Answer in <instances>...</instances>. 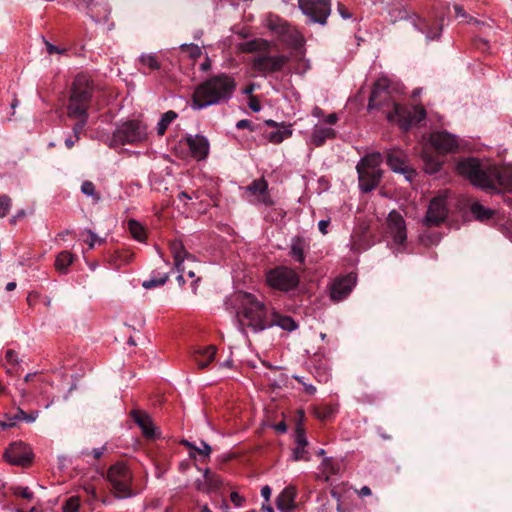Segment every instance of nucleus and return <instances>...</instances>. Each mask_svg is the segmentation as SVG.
<instances>
[{
  "label": "nucleus",
  "instance_id": "nucleus-1",
  "mask_svg": "<svg viewBox=\"0 0 512 512\" xmlns=\"http://www.w3.org/2000/svg\"><path fill=\"white\" fill-rule=\"evenodd\" d=\"M236 301L238 305L236 317L243 332L250 329L257 333L274 326L289 332L297 328L292 317L278 313L272 306L266 305L251 293H239Z\"/></svg>",
  "mask_w": 512,
  "mask_h": 512
},
{
  "label": "nucleus",
  "instance_id": "nucleus-2",
  "mask_svg": "<svg viewBox=\"0 0 512 512\" xmlns=\"http://www.w3.org/2000/svg\"><path fill=\"white\" fill-rule=\"evenodd\" d=\"M375 108H381L388 121L396 123L403 130L409 129L426 117V111L421 106L399 104L393 95L390 81L385 77L379 78L373 85L368 109Z\"/></svg>",
  "mask_w": 512,
  "mask_h": 512
},
{
  "label": "nucleus",
  "instance_id": "nucleus-3",
  "mask_svg": "<svg viewBox=\"0 0 512 512\" xmlns=\"http://www.w3.org/2000/svg\"><path fill=\"white\" fill-rule=\"evenodd\" d=\"M272 47V42L263 38L244 41L237 45V49L242 53H257L251 61V66L255 72L263 77L282 71L289 62L287 55L270 54Z\"/></svg>",
  "mask_w": 512,
  "mask_h": 512
},
{
  "label": "nucleus",
  "instance_id": "nucleus-4",
  "mask_svg": "<svg viewBox=\"0 0 512 512\" xmlns=\"http://www.w3.org/2000/svg\"><path fill=\"white\" fill-rule=\"evenodd\" d=\"M236 89L235 79L222 73L210 77L195 89L192 99V108L200 110L208 106L228 101Z\"/></svg>",
  "mask_w": 512,
  "mask_h": 512
},
{
  "label": "nucleus",
  "instance_id": "nucleus-5",
  "mask_svg": "<svg viewBox=\"0 0 512 512\" xmlns=\"http://www.w3.org/2000/svg\"><path fill=\"white\" fill-rule=\"evenodd\" d=\"M93 92L94 86L90 77L85 74H78L71 87L67 106L68 116H85V113H88Z\"/></svg>",
  "mask_w": 512,
  "mask_h": 512
},
{
  "label": "nucleus",
  "instance_id": "nucleus-6",
  "mask_svg": "<svg viewBox=\"0 0 512 512\" xmlns=\"http://www.w3.org/2000/svg\"><path fill=\"white\" fill-rule=\"evenodd\" d=\"M381 163L382 156L378 152L367 154L358 162L356 170L361 191L367 193L378 186L382 177Z\"/></svg>",
  "mask_w": 512,
  "mask_h": 512
},
{
  "label": "nucleus",
  "instance_id": "nucleus-7",
  "mask_svg": "<svg viewBox=\"0 0 512 512\" xmlns=\"http://www.w3.org/2000/svg\"><path fill=\"white\" fill-rule=\"evenodd\" d=\"M147 125L140 120H127L118 124L112 134L110 147L136 145L147 140Z\"/></svg>",
  "mask_w": 512,
  "mask_h": 512
},
{
  "label": "nucleus",
  "instance_id": "nucleus-8",
  "mask_svg": "<svg viewBox=\"0 0 512 512\" xmlns=\"http://www.w3.org/2000/svg\"><path fill=\"white\" fill-rule=\"evenodd\" d=\"M107 480L118 499L135 496V492L132 489L133 475L125 463L117 462L110 466L107 471Z\"/></svg>",
  "mask_w": 512,
  "mask_h": 512
},
{
  "label": "nucleus",
  "instance_id": "nucleus-9",
  "mask_svg": "<svg viewBox=\"0 0 512 512\" xmlns=\"http://www.w3.org/2000/svg\"><path fill=\"white\" fill-rule=\"evenodd\" d=\"M496 190L512 192V166H493L482 169V191Z\"/></svg>",
  "mask_w": 512,
  "mask_h": 512
},
{
  "label": "nucleus",
  "instance_id": "nucleus-10",
  "mask_svg": "<svg viewBox=\"0 0 512 512\" xmlns=\"http://www.w3.org/2000/svg\"><path fill=\"white\" fill-rule=\"evenodd\" d=\"M265 25L269 30L275 33L283 43L292 47H298L302 44V35L280 17L269 14L266 17Z\"/></svg>",
  "mask_w": 512,
  "mask_h": 512
},
{
  "label": "nucleus",
  "instance_id": "nucleus-11",
  "mask_svg": "<svg viewBox=\"0 0 512 512\" xmlns=\"http://www.w3.org/2000/svg\"><path fill=\"white\" fill-rule=\"evenodd\" d=\"M451 196L449 190L440 191L430 200L424 223L427 226H438L444 222L448 215V199Z\"/></svg>",
  "mask_w": 512,
  "mask_h": 512
},
{
  "label": "nucleus",
  "instance_id": "nucleus-12",
  "mask_svg": "<svg viewBox=\"0 0 512 512\" xmlns=\"http://www.w3.org/2000/svg\"><path fill=\"white\" fill-rule=\"evenodd\" d=\"M389 14L393 22L397 20L408 19L415 30L421 34H424L428 40H433L440 35V27L431 28L428 22L417 14L409 16L408 12L400 7L392 8L389 11Z\"/></svg>",
  "mask_w": 512,
  "mask_h": 512
},
{
  "label": "nucleus",
  "instance_id": "nucleus-13",
  "mask_svg": "<svg viewBox=\"0 0 512 512\" xmlns=\"http://www.w3.org/2000/svg\"><path fill=\"white\" fill-rule=\"evenodd\" d=\"M266 281L275 289L289 291L298 285L299 279L292 269L279 266L267 272Z\"/></svg>",
  "mask_w": 512,
  "mask_h": 512
},
{
  "label": "nucleus",
  "instance_id": "nucleus-14",
  "mask_svg": "<svg viewBox=\"0 0 512 512\" xmlns=\"http://www.w3.org/2000/svg\"><path fill=\"white\" fill-rule=\"evenodd\" d=\"M299 8L311 22L325 25L331 13L329 0H298Z\"/></svg>",
  "mask_w": 512,
  "mask_h": 512
},
{
  "label": "nucleus",
  "instance_id": "nucleus-15",
  "mask_svg": "<svg viewBox=\"0 0 512 512\" xmlns=\"http://www.w3.org/2000/svg\"><path fill=\"white\" fill-rule=\"evenodd\" d=\"M387 234L397 246H403L406 238V223L400 213L391 211L387 217Z\"/></svg>",
  "mask_w": 512,
  "mask_h": 512
},
{
  "label": "nucleus",
  "instance_id": "nucleus-16",
  "mask_svg": "<svg viewBox=\"0 0 512 512\" xmlns=\"http://www.w3.org/2000/svg\"><path fill=\"white\" fill-rule=\"evenodd\" d=\"M387 164L394 172L403 174L408 181H412L415 177V170L407 165V156L401 149L388 151Z\"/></svg>",
  "mask_w": 512,
  "mask_h": 512
},
{
  "label": "nucleus",
  "instance_id": "nucleus-17",
  "mask_svg": "<svg viewBox=\"0 0 512 512\" xmlns=\"http://www.w3.org/2000/svg\"><path fill=\"white\" fill-rule=\"evenodd\" d=\"M356 285V276L348 274L336 278L330 285V298L332 301L338 302L345 299Z\"/></svg>",
  "mask_w": 512,
  "mask_h": 512
},
{
  "label": "nucleus",
  "instance_id": "nucleus-18",
  "mask_svg": "<svg viewBox=\"0 0 512 512\" xmlns=\"http://www.w3.org/2000/svg\"><path fill=\"white\" fill-rule=\"evenodd\" d=\"M431 145L442 153H452L459 148L458 138L446 131H435L430 135Z\"/></svg>",
  "mask_w": 512,
  "mask_h": 512
},
{
  "label": "nucleus",
  "instance_id": "nucleus-19",
  "mask_svg": "<svg viewBox=\"0 0 512 512\" xmlns=\"http://www.w3.org/2000/svg\"><path fill=\"white\" fill-rule=\"evenodd\" d=\"M458 173L468 179L475 187H480V160L475 157H467L457 164Z\"/></svg>",
  "mask_w": 512,
  "mask_h": 512
},
{
  "label": "nucleus",
  "instance_id": "nucleus-20",
  "mask_svg": "<svg viewBox=\"0 0 512 512\" xmlns=\"http://www.w3.org/2000/svg\"><path fill=\"white\" fill-rule=\"evenodd\" d=\"M78 6L96 22L106 20L109 15L107 0H77Z\"/></svg>",
  "mask_w": 512,
  "mask_h": 512
},
{
  "label": "nucleus",
  "instance_id": "nucleus-21",
  "mask_svg": "<svg viewBox=\"0 0 512 512\" xmlns=\"http://www.w3.org/2000/svg\"><path fill=\"white\" fill-rule=\"evenodd\" d=\"M186 143L189 147L192 157L198 161L204 160L209 154V141L203 135H189L186 137Z\"/></svg>",
  "mask_w": 512,
  "mask_h": 512
},
{
  "label": "nucleus",
  "instance_id": "nucleus-22",
  "mask_svg": "<svg viewBox=\"0 0 512 512\" xmlns=\"http://www.w3.org/2000/svg\"><path fill=\"white\" fill-rule=\"evenodd\" d=\"M170 250L178 272H185V262H195L194 256L186 252L182 242L179 240H174L170 243Z\"/></svg>",
  "mask_w": 512,
  "mask_h": 512
},
{
  "label": "nucleus",
  "instance_id": "nucleus-23",
  "mask_svg": "<svg viewBox=\"0 0 512 512\" xmlns=\"http://www.w3.org/2000/svg\"><path fill=\"white\" fill-rule=\"evenodd\" d=\"M223 484L222 479L210 472V470H205L203 477L201 479H197L195 481V487L198 491L204 493H212L217 491Z\"/></svg>",
  "mask_w": 512,
  "mask_h": 512
},
{
  "label": "nucleus",
  "instance_id": "nucleus-24",
  "mask_svg": "<svg viewBox=\"0 0 512 512\" xmlns=\"http://www.w3.org/2000/svg\"><path fill=\"white\" fill-rule=\"evenodd\" d=\"M6 461L12 465L25 466L30 463L31 459L27 452L23 450L21 444H12L4 453Z\"/></svg>",
  "mask_w": 512,
  "mask_h": 512
},
{
  "label": "nucleus",
  "instance_id": "nucleus-25",
  "mask_svg": "<svg viewBox=\"0 0 512 512\" xmlns=\"http://www.w3.org/2000/svg\"><path fill=\"white\" fill-rule=\"evenodd\" d=\"M296 490L292 486L285 487L276 499V506L281 512H291L295 508Z\"/></svg>",
  "mask_w": 512,
  "mask_h": 512
},
{
  "label": "nucleus",
  "instance_id": "nucleus-26",
  "mask_svg": "<svg viewBox=\"0 0 512 512\" xmlns=\"http://www.w3.org/2000/svg\"><path fill=\"white\" fill-rule=\"evenodd\" d=\"M335 137L336 131L333 128L323 125H315L310 136V143L316 147H320L326 142V140L333 139Z\"/></svg>",
  "mask_w": 512,
  "mask_h": 512
},
{
  "label": "nucleus",
  "instance_id": "nucleus-27",
  "mask_svg": "<svg viewBox=\"0 0 512 512\" xmlns=\"http://www.w3.org/2000/svg\"><path fill=\"white\" fill-rule=\"evenodd\" d=\"M132 417L146 438L155 437L156 428L149 415L141 411H132Z\"/></svg>",
  "mask_w": 512,
  "mask_h": 512
},
{
  "label": "nucleus",
  "instance_id": "nucleus-28",
  "mask_svg": "<svg viewBox=\"0 0 512 512\" xmlns=\"http://www.w3.org/2000/svg\"><path fill=\"white\" fill-rule=\"evenodd\" d=\"M39 412L34 411L32 413H26L22 409H18L17 412L13 415H6V421H0V427L3 429L11 428L16 425L17 421H25L27 423H33L37 417Z\"/></svg>",
  "mask_w": 512,
  "mask_h": 512
},
{
  "label": "nucleus",
  "instance_id": "nucleus-29",
  "mask_svg": "<svg viewBox=\"0 0 512 512\" xmlns=\"http://www.w3.org/2000/svg\"><path fill=\"white\" fill-rule=\"evenodd\" d=\"M247 190L253 194H258V202L262 203L266 206L272 205V200L270 195L268 194V184L262 178L258 180H254L248 187Z\"/></svg>",
  "mask_w": 512,
  "mask_h": 512
},
{
  "label": "nucleus",
  "instance_id": "nucleus-30",
  "mask_svg": "<svg viewBox=\"0 0 512 512\" xmlns=\"http://www.w3.org/2000/svg\"><path fill=\"white\" fill-rule=\"evenodd\" d=\"M216 354V347L209 345L198 348L194 352V360L201 369L206 368L213 360Z\"/></svg>",
  "mask_w": 512,
  "mask_h": 512
},
{
  "label": "nucleus",
  "instance_id": "nucleus-31",
  "mask_svg": "<svg viewBox=\"0 0 512 512\" xmlns=\"http://www.w3.org/2000/svg\"><path fill=\"white\" fill-rule=\"evenodd\" d=\"M306 248V242L301 237H294L291 242L290 256L299 263H304L305 255L304 250Z\"/></svg>",
  "mask_w": 512,
  "mask_h": 512
},
{
  "label": "nucleus",
  "instance_id": "nucleus-32",
  "mask_svg": "<svg viewBox=\"0 0 512 512\" xmlns=\"http://www.w3.org/2000/svg\"><path fill=\"white\" fill-rule=\"evenodd\" d=\"M142 68L160 70L162 67L159 56L156 53H142L138 58Z\"/></svg>",
  "mask_w": 512,
  "mask_h": 512
},
{
  "label": "nucleus",
  "instance_id": "nucleus-33",
  "mask_svg": "<svg viewBox=\"0 0 512 512\" xmlns=\"http://www.w3.org/2000/svg\"><path fill=\"white\" fill-rule=\"evenodd\" d=\"M291 135L292 129L290 126L281 125L277 127V130L270 132L267 135V139L273 144H279L285 139L289 138Z\"/></svg>",
  "mask_w": 512,
  "mask_h": 512
},
{
  "label": "nucleus",
  "instance_id": "nucleus-34",
  "mask_svg": "<svg viewBox=\"0 0 512 512\" xmlns=\"http://www.w3.org/2000/svg\"><path fill=\"white\" fill-rule=\"evenodd\" d=\"M128 230L135 240L139 242L146 240V230L137 220L131 219L128 221Z\"/></svg>",
  "mask_w": 512,
  "mask_h": 512
},
{
  "label": "nucleus",
  "instance_id": "nucleus-35",
  "mask_svg": "<svg viewBox=\"0 0 512 512\" xmlns=\"http://www.w3.org/2000/svg\"><path fill=\"white\" fill-rule=\"evenodd\" d=\"M177 113L175 111L169 110L165 112L157 123V133L159 136L165 134L169 125L177 118Z\"/></svg>",
  "mask_w": 512,
  "mask_h": 512
},
{
  "label": "nucleus",
  "instance_id": "nucleus-36",
  "mask_svg": "<svg viewBox=\"0 0 512 512\" xmlns=\"http://www.w3.org/2000/svg\"><path fill=\"white\" fill-rule=\"evenodd\" d=\"M74 256L69 251H62L58 254L55 267L61 272H65L67 267L73 262Z\"/></svg>",
  "mask_w": 512,
  "mask_h": 512
},
{
  "label": "nucleus",
  "instance_id": "nucleus-37",
  "mask_svg": "<svg viewBox=\"0 0 512 512\" xmlns=\"http://www.w3.org/2000/svg\"><path fill=\"white\" fill-rule=\"evenodd\" d=\"M424 169L429 174L437 173L441 168V162L426 153L423 155Z\"/></svg>",
  "mask_w": 512,
  "mask_h": 512
},
{
  "label": "nucleus",
  "instance_id": "nucleus-38",
  "mask_svg": "<svg viewBox=\"0 0 512 512\" xmlns=\"http://www.w3.org/2000/svg\"><path fill=\"white\" fill-rule=\"evenodd\" d=\"M168 277H169L168 273H163V274H161L159 276L153 275L150 279L145 280L142 283V286L145 289H151V288H154V287H158V286L164 285L166 283V281L168 280Z\"/></svg>",
  "mask_w": 512,
  "mask_h": 512
},
{
  "label": "nucleus",
  "instance_id": "nucleus-39",
  "mask_svg": "<svg viewBox=\"0 0 512 512\" xmlns=\"http://www.w3.org/2000/svg\"><path fill=\"white\" fill-rule=\"evenodd\" d=\"M81 192L86 196L92 197L96 202L101 199L100 194L96 191V187L91 181L86 180L82 183Z\"/></svg>",
  "mask_w": 512,
  "mask_h": 512
},
{
  "label": "nucleus",
  "instance_id": "nucleus-40",
  "mask_svg": "<svg viewBox=\"0 0 512 512\" xmlns=\"http://www.w3.org/2000/svg\"><path fill=\"white\" fill-rule=\"evenodd\" d=\"M80 508V498L78 496L69 497L63 504V512H78Z\"/></svg>",
  "mask_w": 512,
  "mask_h": 512
},
{
  "label": "nucleus",
  "instance_id": "nucleus-41",
  "mask_svg": "<svg viewBox=\"0 0 512 512\" xmlns=\"http://www.w3.org/2000/svg\"><path fill=\"white\" fill-rule=\"evenodd\" d=\"M70 118H76L78 119V122L73 126V133L75 135V141H78L80 139V134L83 131L87 120H88V113H85V116H69Z\"/></svg>",
  "mask_w": 512,
  "mask_h": 512
},
{
  "label": "nucleus",
  "instance_id": "nucleus-42",
  "mask_svg": "<svg viewBox=\"0 0 512 512\" xmlns=\"http://www.w3.org/2000/svg\"><path fill=\"white\" fill-rule=\"evenodd\" d=\"M323 471L325 474H327V477L329 475L336 474L338 472V463L333 460L332 458H326L322 462Z\"/></svg>",
  "mask_w": 512,
  "mask_h": 512
},
{
  "label": "nucleus",
  "instance_id": "nucleus-43",
  "mask_svg": "<svg viewBox=\"0 0 512 512\" xmlns=\"http://www.w3.org/2000/svg\"><path fill=\"white\" fill-rule=\"evenodd\" d=\"M180 48L183 50V51H187L189 52V55L191 58L193 59H197L201 56L202 54V51H201V48L196 45V44H182L180 46Z\"/></svg>",
  "mask_w": 512,
  "mask_h": 512
},
{
  "label": "nucleus",
  "instance_id": "nucleus-44",
  "mask_svg": "<svg viewBox=\"0 0 512 512\" xmlns=\"http://www.w3.org/2000/svg\"><path fill=\"white\" fill-rule=\"evenodd\" d=\"M333 413H334V409L332 407H328V406L316 408L314 410L315 416L320 420H326V419L330 418L333 415Z\"/></svg>",
  "mask_w": 512,
  "mask_h": 512
},
{
  "label": "nucleus",
  "instance_id": "nucleus-45",
  "mask_svg": "<svg viewBox=\"0 0 512 512\" xmlns=\"http://www.w3.org/2000/svg\"><path fill=\"white\" fill-rule=\"evenodd\" d=\"M305 448L306 446L296 445V447L293 449V460H309L308 452Z\"/></svg>",
  "mask_w": 512,
  "mask_h": 512
},
{
  "label": "nucleus",
  "instance_id": "nucleus-46",
  "mask_svg": "<svg viewBox=\"0 0 512 512\" xmlns=\"http://www.w3.org/2000/svg\"><path fill=\"white\" fill-rule=\"evenodd\" d=\"M88 235V239L85 240V242L88 244L90 249H93L96 243H103L104 240L99 238L92 230L87 229L85 232Z\"/></svg>",
  "mask_w": 512,
  "mask_h": 512
},
{
  "label": "nucleus",
  "instance_id": "nucleus-47",
  "mask_svg": "<svg viewBox=\"0 0 512 512\" xmlns=\"http://www.w3.org/2000/svg\"><path fill=\"white\" fill-rule=\"evenodd\" d=\"M11 199L7 195L0 196V217H4L9 212Z\"/></svg>",
  "mask_w": 512,
  "mask_h": 512
},
{
  "label": "nucleus",
  "instance_id": "nucleus-48",
  "mask_svg": "<svg viewBox=\"0 0 512 512\" xmlns=\"http://www.w3.org/2000/svg\"><path fill=\"white\" fill-rule=\"evenodd\" d=\"M13 494L25 499H32L33 493L28 487L17 486L13 488Z\"/></svg>",
  "mask_w": 512,
  "mask_h": 512
},
{
  "label": "nucleus",
  "instance_id": "nucleus-49",
  "mask_svg": "<svg viewBox=\"0 0 512 512\" xmlns=\"http://www.w3.org/2000/svg\"><path fill=\"white\" fill-rule=\"evenodd\" d=\"M105 450H106V446H102V447H100V448H94V449H92L91 451H89V450H83V451L81 452V454H82V456H84V457H87V456L92 455V456L94 457V459L98 460L99 458H101V457H102V455L104 454Z\"/></svg>",
  "mask_w": 512,
  "mask_h": 512
},
{
  "label": "nucleus",
  "instance_id": "nucleus-50",
  "mask_svg": "<svg viewBox=\"0 0 512 512\" xmlns=\"http://www.w3.org/2000/svg\"><path fill=\"white\" fill-rule=\"evenodd\" d=\"M295 443H296V445H299V446H307V444H308L305 433L300 428H298L296 430Z\"/></svg>",
  "mask_w": 512,
  "mask_h": 512
},
{
  "label": "nucleus",
  "instance_id": "nucleus-51",
  "mask_svg": "<svg viewBox=\"0 0 512 512\" xmlns=\"http://www.w3.org/2000/svg\"><path fill=\"white\" fill-rule=\"evenodd\" d=\"M5 359L8 363H10L12 365L18 364V362H19L18 354L16 353V351H14L12 349H8L6 351Z\"/></svg>",
  "mask_w": 512,
  "mask_h": 512
},
{
  "label": "nucleus",
  "instance_id": "nucleus-52",
  "mask_svg": "<svg viewBox=\"0 0 512 512\" xmlns=\"http://www.w3.org/2000/svg\"><path fill=\"white\" fill-rule=\"evenodd\" d=\"M211 451H212V449H211L210 445L204 441L201 442V448L200 447L195 448V452H197L198 454L203 455V456H209Z\"/></svg>",
  "mask_w": 512,
  "mask_h": 512
},
{
  "label": "nucleus",
  "instance_id": "nucleus-53",
  "mask_svg": "<svg viewBox=\"0 0 512 512\" xmlns=\"http://www.w3.org/2000/svg\"><path fill=\"white\" fill-rule=\"evenodd\" d=\"M44 43H45V46H46V49H47V52L49 54H54V53H57V54H62L65 52V49H61L53 44H51L50 42H48L47 40H44Z\"/></svg>",
  "mask_w": 512,
  "mask_h": 512
},
{
  "label": "nucleus",
  "instance_id": "nucleus-54",
  "mask_svg": "<svg viewBox=\"0 0 512 512\" xmlns=\"http://www.w3.org/2000/svg\"><path fill=\"white\" fill-rule=\"evenodd\" d=\"M454 11H455V14H456V17H462L463 19H465V21L469 22L470 20H472V18H470L464 11L463 7L460 6V5H457L455 4L454 5Z\"/></svg>",
  "mask_w": 512,
  "mask_h": 512
},
{
  "label": "nucleus",
  "instance_id": "nucleus-55",
  "mask_svg": "<svg viewBox=\"0 0 512 512\" xmlns=\"http://www.w3.org/2000/svg\"><path fill=\"white\" fill-rule=\"evenodd\" d=\"M330 224V219H325V220H320L318 222V228H319V231L323 234V235H326L328 233V226Z\"/></svg>",
  "mask_w": 512,
  "mask_h": 512
},
{
  "label": "nucleus",
  "instance_id": "nucleus-56",
  "mask_svg": "<svg viewBox=\"0 0 512 512\" xmlns=\"http://www.w3.org/2000/svg\"><path fill=\"white\" fill-rule=\"evenodd\" d=\"M471 212L476 220H480V202L475 201L471 205Z\"/></svg>",
  "mask_w": 512,
  "mask_h": 512
},
{
  "label": "nucleus",
  "instance_id": "nucleus-57",
  "mask_svg": "<svg viewBox=\"0 0 512 512\" xmlns=\"http://www.w3.org/2000/svg\"><path fill=\"white\" fill-rule=\"evenodd\" d=\"M338 12L343 19H350L352 17L351 13H349L341 3H338Z\"/></svg>",
  "mask_w": 512,
  "mask_h": 512
},
{
  "label": "nucleus",
  "instance_id": "nucleus-58",
  "mask_svg": "<svg viewBox=\"0 0 512 512\" xmlns=\"http://www.w3.org/2000/svg\"><path fill=\"white\" fill-rule=\"evenodd\" d=\"M272 490L268 485H265L261 488V496L265 499V501H269L271 497Z\"/></svg>",
  "mask_w": 512,
  "mask_h": 512
},
{
  "label": "nucleus",
  "instance_id": "nucleus-59",
  "mask_svg": "<svg viewBox=\"0 0 512 512\" xmlns=\"http://www.w3.org/2000/svg\"><path fill=\"white\" fill-rule=\"evenodd\" d=\"M230 498L236 506H241L243 498L237 492H232Z\"/></svg>",
  "mask_w": 512,
  "mask_h": 512
},
{
  "label": "nucleus",
  "instance_id": "nucleus-60",
  "mask_svg": "<svg viewBox=\"0 0 512 512\" xmlns=\"http://www.w3.org/2000/svg\"><path fill=\"white\" fill-rule=\"evenodd\" d=\"M338 121V116L335 113H331L327 115L324 119V122L330 125L335 124Z\"/></svg>",
  "mask_w": 512,
  "mask_h": 512
},
{
  "label": "nucleus",
  "instance_id": "nucleus-61",
  "mask_svg": "<svg viewBox=\"0 0 512 512\" xmlns=\"http://www.w3.org/2000/svg\"><path fill=\"white\" fill-rule=\"evenodd\" d=\"M304 391L309 395H314L316 393V387L312 384L303 383Z\"/></svg>",
  "mask_w": 512,
  "mask_h": 512
},
{
  "label": "nucleus",
  "instance_id": "nucleus-62",
  "mask_svg": "<svg viewBox=\"0 0 512 512\" xmlns=\"http://www.w3.org/2000/svg\"><path fill=\"white\" fill-rule=\"evenodd\" d=\"M249 108L254 112H258L260 111L261 106L256 99H251L249 102Z\"/></svg>",
  "mask_w": 512,
  "mask_h": 512
},
{
  "label": "nucleus",
  "instance_id": "nucleus-63",
  "mask_svg": "<svg viewBox=\"0 0 512 512\" xmlns=\"http://www.w3.org/2000/svg\"><path fill=\"white\" fill-rule=\"evenodd\" d=\"M274 429L279 433H285L287 431V425L284 421H281L274 425Z\"/></svg>",
  "mask_w": 512,
  "mask_h": 512
},
{
  "label": "nucleus",
  "instance_id": "nucleus-64",
  "mask_svg": "<svg viewBox=\"0 0 512 512\" xmlns=\"http://www.w3.org/2000/svg\"><path fill=\"white\" fill-rule=\"evenodd\" d=\"M250 126H251L250 121L246 120V119L239 120L236 123V128H238V129L250 128Z\"/></svg>",
  "mask_w": 512,
  "mask_h": 512
}]
</instances>
